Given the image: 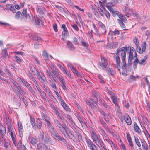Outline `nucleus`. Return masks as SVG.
Instances as JSON below:
<instances>
[{
	"label": "nucleus",
	"instance_id": "nucleus-3",
	"mask_svg": "<svg viewBox=\"0 0 150 150\" xmlns=\"http://www.w3.org/2000/svg\"><path fill=\"white\" fill-rule=\"evenodd\" d=\"M90 133L91 137L93 141L99 148H102L103 142L100 136L97 135L95 132L93 130H92Z\"/></svg>",
	"mask_w": 150,
	"mask_h": 150
},
{
	"label": "nucleus",
	"instance_id": "nucleus-28",
	"mask_svg": "<svg viewBox=\"0 0 150 150\" xmlns=\"http://www.w3.org/2000/svg\"><path fill=\"white\" fill-rule=\"evenodd\" d=\"M61 104L63 108L66 111H68L69 110V108L67 105L63 100L60 101Z\"/></svg>",
	"mask_w": 150,
	"mask_h": 150
},
{
	"label": "nucleus",
	"instance_id": "nucleus-64",
	"mask_svg": "<svg viewBox=\"0 0 150 150\" xmlns=\"http://www.w3.org/2000/svg\"><path fill=\"white\" fill-rule=\"evenodd\" d=\"M130 10L129 8L127 6H126L124 8L123 11L125 13H128Z\"/></svg>",
	"mask_w": 150,
	"mask_h": 150
},
{
	"label": "nucleus",
	"instance_id": "nucleus-49",
	"mask_svg": "<svg viewBox=\"0 0 150 150\" xmlns=\"http://www.w3.org/2000/svg\"><path fill=\"white\" fill-rule=\"evenodd\" d=\"M36 23L38 25H41L42 24V21L40 18H38L35 20Z\"/></svg>",
	"mask_w": 150,
	"mask_h": 150
},
{
	"label": "nucleus",
	"instance_id": "nucleus-62",
	"mask_svg": "<svg viewBox=\"0 0 150 150\" xmlns=\"http://www.w3.org/2000/svg\"><path fill=\"white\" fill-rule=\"evenodd\" d=\"M15 53L17 54H20L22 56L25 55V54L24 52H23L16 51L15 52Z\"/></svg>",
	"mask_w": 150,
	"mask_h": 150
},
{
	"label": "nucleus",
	"instance_id": "nucleus-55",
	"mask_svg": "<svg viewBox=\"0 0 150 150\" xmlns=\"http://www.w3.org/2000/svg\"><path fill=\"white\" fill-rule=\"evenodd\" d=\"M21 14V12L20 11H18L15 14V18L17 19H19L20 16Z\"/></svg>",
	"mask_w": 150,
	"mask_h": 150
},
{
	"label": "nucleus",
	"instance_id": "nucleus-16",
	"mask_svg": "<svg viewBox=\"0 0 150 150\" xmlns=\"http://www.w3.org/2000/svg\"><path fill=\"white\" fill-rule=\"evenodd\" d=\"M37 149L38 150H51L48 148L47 146L42 143L38 144Z\"/></svg>",
	"mask_w": 150,
	"mask_h": 150
},
{
	"label": "nucleus",
	"instance_id": "nucleus-39",
	"mask_svg": "<svg viewBox=\"0 0 150 150\" xmlns=\"http://www.w3.org/2000/svg\"><path fill=\"white\" fill-rule=\"evenodd\" d=\"M7 130L8 133L16 131V130L15 127L12 125L10 126H8Z\"/></svg>",
	"mask_w": 150,
	"mask_h": 150
},
{
	"label": "nucleus",
	"instance_id": "nucleus-40",
	"mask_svg": "<svg viewBox=\"0 0 150 150\" xmlns=\"http://www.w3.org/2000/svg\"><path fill=\"white\" fill-rule=\"evenodd\" d=\"M138 77V76H134L133 75H130L129 80L130 81H135Z\"/></svg>",
	"mask_w": 150,
	"mask_h": 150
},
{
	"label": "nucleus",
	"instance_id": "nucleus-63",
	"mask_svg": "<svg viewBox=\"0 0 150 150\" xmlns=\"http://www.w3.org/2000/svg\"><path fill=\"white\" fill-rule=\"evenodd\" d=\"M134 43L135 44L136 46L138 45H139V42L137 38L136 37H134Z\"/></svg>",
	"mask_w": 150,
	"mask_h": 150
},
{
	"label": "nucleus",
	"instance_id": "nucleus-23",
	"mask_svg": "<svg viewBox=\"0 0 150 150\" xmlns=\"http://www.w3.org/2000/svg\"><path fill=\"white\" fill-rule=\"evenodd\" d=\"M30 121L32 125V128L34 130H36V128L35 119L33 117H32L31 116H30Z\"/></svg>",
	"mask_w": 150,
	"mask_h": 150
},
{
	"label": "nucleus",
	"instance_id": "nucleus-14",
	"mask_svg": "<svg viewBox=\"0 0 150 150\" xmlns=\"http://www.w3.org/2000/svg\"><path fill=\"white\" fill-rule=\"evenodd\" d=\"M21 84L22 85H25L29 91H30L32 94H33L34 93V91L32 89L30 85L26 81L23 79V81H22Z\"/></svg>",
	"mask_w": 150,
	"mask_h": 150
},
{
	"label": "nucleus",
	"instance_id": "nucleus-38",
	"mask_svg": "<svg viewBox=\"0 0 150 150\" xmlns=\"http://www.w3.org/2000/svg\"><path fill=\"white\" fill-rule=\"evenodd\" d=\"M105 9H103L100 7H98L97 8L98 11L100 15L103 16H104V12L103 11V10H104Z\"/></svg>",
	"mask_w": 150,
	"mask_h": 150
},
{
	"label": "nucleus",
	"instance_id": "nucleus-1",
	"mask_svg": "<svg viewBox=\"0 0 150 150\" xmlns=\"http://www.w3.org/2000/svg\"><path fill=\"white\" fill-rule=\"evenodd\" d=\"M120 51L121 52V57L122 59V62L123 64V65L122 66V68L125 69H127V67L125 60V59L126 57V52H127V50H120L118 49L117 50V52L116 53V55L114 56V58L115 59V60L116 61L117 66L116 68L118 70H120V60L119 57L118 56L119 52Z\"/></svg>",
	"mask_w": 150,
	"mask_h": 150
},
{
	"label": "nucleus",
	"instance_id": "nucleus-57",
	"mask_svg": "<svg viewBox=\"0 0 150 150\" xmlns=\"http://www.w3.org/2000/svg\"><path fill=\"white\" fill-rule=\"evenodd\" d=\"M137 46V52L140 54H142L143 52H142V50H141V48L139 45L136 46Z\"/></svg>",
	"mask_w": 150,
	"mask_h": 150
},
{
	"label": "nucleus",
	"instance_id": "nucleus-17",
	"mask_svg": "<svg viewBox=\"0 0 150 150\" xmlns=\"http://www.w3.org/2000/svg\"><path fill=\"white\" fill-rule=\"evenodd\" d=\"M47 129L53 135L54 133L56 132L57 130L53 127L50 122L47 123Z\"/></svg>",
	"mask_w": 150,
	"mask_h": 150
},
{
	"label": "nucleus",
	"instance_id": "nucleus-19",
	"mask_svg": "<svg viewBox=\"0 0 150 150\" xmlns=\"http://www.w3.org/2000/svg\"><path fill=\"white\" fill-rule=\"evenodd\" d=\"M36 10L37 12L40 14L42 15H43L45 12V9L44 8H42L40 6H37L36 7Z\"/></svg>",
	"mask_w": 150,
	"mask_h": 150
},
{
	"label": "nucleus",
	"instance_id": "nucleus-18",
	"mask_svg": "<svg viewBox=\"0 0 150 150\" xmlns=\"http://www.w3.org/2000/svg\"><path fill=\"white\" fill-rule=\"evenodd\" d=\"M28 140L29 142L33 145L35 144L38 142V140L36 136H33L31 138L30 135L28 137Z\"/></svg>",
	"mask_w": 150,
	"mask_h": 150
},
{
	"label": "nucleus",
	"instance_id": "nucleus-50",
	"mask_svg": "<svg viewBox=\"0 0 150 150\" xmlns=\"http://www.w3.org/2000/svg\"><path fill=\"white\" fill-rule=\"evenodd\" d=\"M51 80H52L51 79L49 80V81L50 83V85L54 89H57V88L56 87V85L55 84V83L52 82H51Z\"/></svg>",
	"mask_w": 150,
	"mask_h": 150
},
{
	"label": "nucleus",
	"instance_id": "nucleus-4",
	"mask_svg": "<svg viewBox=\"0 0 150 150\" xmlns=\"http://www.w3.org/2000/svg\"><path fill=\"white\" fill-rule=\"evenodd\" d=\"M54 121L55 125L58 127L59 130L64 135L65 133H67L66 130V129L67 128L66 124L63 123L62 125L59 121L57 119H54Z\"/></svg>",
	"mask_w": 150,
	"mask_h": 150
},
{
	"label": "nucleus",
	"instance_id": "nucleus-58",
	"mask_svg": "<svg viewBox=\"0 0 150 150\" xmlns=\"http://www.w3.org/2000/svg\"><path fill=\"white\" fill-rule=\"evenodd\" d=\"M98 78L100 83H105V81L103 79V78L101 75H98Z\"/></svg>",
	"mask_w": 150,
	"mask_h": 150
},
{
	"label": "nucleus",
	"instance_id": "nucleus-45",
	"mask_svg": "<svg viewBox=\"0 0 150 150\" xmlns=\"http://www.w3.org/2000/svg\"><path fill=\"white\" fill-rule=\"evenodd\" d=\"M117 21L120 25L122 28H125V24L123 22V21H122L120 19H118Z\"/></svg>",
	"mask_w": 150,
	"mask_h": 150
},
{
	"label": "nucleus",
	"instance_id": "nucleus-59",
	"mask_svg": "<svg viewBox=\"0 0 150 150\" xmlns=\"http://www.w3.org/2000/svg\"><path fill=\"white\" fill-rule=\"evenodd\" d=\"M4 71L6 72L7 73L8 75L9 76H10L11 77L13 76V75L10 72L8 69L6 67L5 68Z\"/></svg>",
	"mask_w": 150,
	"mask_h": 150
},
{
	"label": "nucleus",
	"instance_id": "nucleus-54",
	"mask_svg": "<svg viewBox=\"0 0 150 150\" xmlns=\"http://www.w3.org/2000/svg\"><path fill=\"white\" fill-rule=\"evenodd\" d=\"M138 63V59L136 57V59L133 62V67L134 68H135L137 67V65Z\"/></svg>",
	"mask_w": 150,
	"mask_h": 150
},
{
	"label": "nucleus",
	"instance_id": "nucleus-22",
	"mask_svg": "<svg viewBox=\"0 0 150 150\" xmlns=\"http://www.w3.org/2000/svg\"><path fill=\"white\" fill-rule=\"evenodd\" d=\"M53 135L56 137L57 139L60 141H62L64 142L66 141V140L64 138L59 135L57 131L54 133Z\"/></svg>",
	"mask_w": 150,
	"mask_h": 150
},
{
	"label": "nucleus",
	"instance_id": "nucleus-12",
	"mask_svg": "<svg viewBox=\"0 0 150 150\" xmlns=\"http://www.w3.org/2000/svg\"><path fill=\"white\" fill-rule=\"evenodd\" d=\"M12 88L18 96H20L21 95V93L23 92V90L20 86L15 87L13 86Z\"/></svg>",
	"mask_w": 150,
	"mask_h": 150
},
{
	"label": "nucleus",
	"instance_id": "nucleus-2",
	"mask_svg": "<svg viewBox=\"0 0 150 150\" xmlns=\"http://www.w3.org/2000/svg\"><path fill=\"white\" fill-rule=\"evenodd\" d=\"M47 69H46V74L47 76L52 80L55 81V77L53 74L58 69L52 63L47 65Z\"/></svg>",
	"mask_w": 150,
	"mask_h": 150
},
{
	"label": "nucleus",
	"instance_id": "nucleus-51",
	"mask_svg": "<svg viewBox=\"0 0 150 150\" xmlns=\"http://www.w3.org/2000/svg\"><path fill=\"white\" fill-rule=\"evenodd\" d=\"M93 26L95 30L94 33L96 35H97L98 36H100V34L98 32V29L97 27H96L94 23L93 24Z\"/></svg>",
	"mask_w": 150,
	"mask_h": 150
},
{
	"label": "nucleus",
	"instance_id": "nucleus-20",
	"mask_svg": "<svg viewBox=\"0 0 150 150\" xmlns=\"http://www.w3.org/2000/svg\"><path fill=\"white\" fill-rule=\"evenodd\" d=\"M42 56L45 61L48 60L49 57L51 58V59H52L53 58V57L51 55H50L49 56L47 52L45 51H44L43 52Z\"/></svg>",
	"mask_w": 150,
	"mask_h": 150
},
{
	"label": "nucleus",
	"instance_id": "nucleus-10",
	"mask_svg": "<svg viewBox=\"0 0 150 150\" xmlns=\"http://www.w3.org/2000/svg\"><path fill=\"white\" fill-rule=\"evenodd\" d=\"M109 94L113 103L116 106H118L117 99L116 95L112 91H110Z\"/></svg>",
	"mask_w": 150,
	"mask_h": 150
},
{
	"label": "nucleus",
	"instance_id": "nucleus-9",
	"mask_svg": "<svg viewBox=\"0 0 150 150\" xmlns=\"http://www.w3.org/2000/svg\"><path fill=\"white\" fill-rule=\"evenodd\" d=\"M101 62L98 63V65L102 68H103L104 69L105 68H106L108 64V62L107 59L104 57L102 55L101 56Z\"/></svg>",
	"mask_w": 150,
	"mask_h": 150
},
{
	"label": "nucleus",
	"instance_id": "nucleus-33",
	"mask_svg": "<svg viewBox=\"0 0 150 150\" xmlns=\"http://www.w3.org/2000/svg\"><path fill=\"white\" fill-rule=\"evenodd\" d=\"M38 92L43 99L44 100L46 101L47 99L46 98V95L45 92L43 91H42L41 90L40 91H39Z\"/></svg>",
	"mask_w": 150,
	"mask_h": 150
},
{
	"label": "nucleus",
	"instance_id": "nucleus-26",
	"mask_svg": "<svg viewBox=\"0 0 150 150\" xmlns=\"http://www.w3.org/2000/svg\"><path fill=\"white\" fill-rule=\"evenodd\" d=\"M141 143L143 149L144 150H148V144L145 140L144 139L141 140Z\"/></svg>",
	"mask_w": 150,
	"mask_h": 150
},
{
	"label": "nucleus",
	"instance_id": "nucleus-60",
	"mask_svg": "<svg viewBox=\"0 0 150 150\" xmlns=\"http://www.w3.org/2000/svg\"><path fill=\"white\" fill-rule=\"evenodd\" d=\"M99 5H98V7H100L101 8H102L103 9H105L103 2L100 1H99Z\"/></svg>",
	"mask_w": 150,
	"mask_h": 150
},
{
	"label": "nucleus",
	"instance_id": "nucleus-24",
	"mask_svg": "<svg viewBox=\"0 0 150 150\" xmlns=\"http://www.w3.org/2000/svg\"><path fill=\"white\" fill-rule=\"evenodd\" d=\"M124 118L125 121L128 125H129L131 124V120L129 115H125Z\"/></svg>",
	"mask_w": 150,
	"mask_h": 150
},
{
	"label": "nucleus",
	"instance_id": "nucleus-7",
	"mask_svg": "<svg viewBox=\"0 0 150 150\" xmlns=\"http://www.w3.org/2000/svg\"><path fill=\"white\" fill-rule=\"evenodd\" d=\"M84 138L87 143L88 146L89 147L91 150H96L97 149V146L88 137L85 136Z\"/></svg>",
	"mask_w": 150,
	"mask_h": 150
},
{
	"label": "nucleus",
	"instance_id": "nucleus-42",
	"mask_svg": "<svg viewBox=\"0 0 150 150\" xmlns=\"http://www.w3.org/2000/svg\"><path fill=\"white\" fill-rule=\"evenodd\" d=\"M1 55L2 57L4 58L8 55L6 49H4L2 50Z\"/></svg>",
	"mask_w": 150,
	"mask_h": 150
},
{
	"label": "nucleus",
	"instance_id": "nucleus-31",
	"mask_svg": "<svg viewBox=\"0 0 150 150\" xmlns=\"http://www.w3.org/2000/svg\"><path fill=\"white\" fill-rule=\"evenodd\" d=\"M134 140H135V143H136V144H137V145L138 146V147L140 149H139L140 150H142V149H140V148L141 147V143L139 142V139H138V138L136 136H134Z\"/></svg>",
	"mask_w": 150,
	"mask_h": 150
},
{
	"label": "nucleus",
	"instance_id": "nucleus-27",
	"mask_svg": "<svg viewBox=\"0 0 150 150\" xmlns=\"http://www.w3.org/2000/svg\"><path fill=\"white\" fill-rule=\"evenodd\" d=\"M27 10L24 9L21 14V18L22 19H25L27 18Z\"/></svg>",
	"mask_w": 150,
	"mask_h": 150
},
{
	"label": "nucleus",
	"instance_id": "nucleus-43",
	"mask_svg": "<svg viewBox=\"0 0 150 150\" xmlns=\"http://www.w3.org/2000/svg\"><path fill=\"white\" fill-rule=\"evenodd\" d=\"M99 101L101 103L102 106L106 108H108V106L107 105L105 102L103 100H101L100 98Z\"/></svg>",
	"mask_w": 150,
	"mask_h": 150
},
{
	"label": "nucleus",
	"instance_id": "nucleus-15",
	"mask_svg": "<svg viewBox=\"0 0 150 150\" xmlns=\"http://www.w3.org/2000/svg\"><path fill=\"white\" fill-rule=\"evenodd\" d=\"M62 28L63 30V32L62 33V39L64 40L65 37L68 35L69 33L65 25L62 24Z\"/></svg>",
	"mask_w": 150,
	"mask_h": 150
},
{
	"label": "nucleus",
	"instance_id": "nucleus-61",
	"mask_svg": "<svg viewBox=\"0 0 150 150\" xmlns=\"http://www.w3.org/2000/svg\"><path fill=\"white\" fill-rule=\"evenodd\" d=\"M42 122L40 121L38 122L37 125V128L39 129H40L42 126Z\"/></svg>",
	"mask_w": 150,
	"mask_h": 150
},
{
	"label": "nucleus",
	"instance_id": "nucleus-25",
	"mask_svg": "<svg viewBox=\"0 0 150 150\" xmlns=\"http://www.w3.org/2000/svg\"><path fill=\"white\" fill-rule=\"evenodd\" d=\"M18 127L20 136L21 137H22L23 136V129L22 123H19Z\"/></svg>",
	"mask_w": 150,
	"mask_h": 150
},
{
	"label": "nucleus",
	"instance_id": "nucleus-48",
	"mask_svg": "<svg viewBox=\"0 0 150 150\" xmlns=\"http://www.w3.org/2000/svg\"><path fill=\"white\" fill-rule=\"evenodd\" d=\"M4 144V146L6 149V150H10L9 147V145L10 144L8 142H7L6 141Z\"/></svg>",
	"mask_w": 150,
	"mask_h": 150
},
{
	"label": "nucleus",
	"instance_id": "nucleus-13",
	"mask_svg": "<svg viewBox=\"0 0 150 150\" xmlns=\"http://www.w3.org/2000/svg\"><path fill=\"white\" fill-rule=\"evenodd\" d=\"M16 131L8 133L11 138L12 142L15 146H18V143L16 141V137L15 135Z\"/></svg>",
	"mask_w": 150,
	"mask_h": 150
},
{
	"label": "nucleus",
	"instance_id": "nucleus-56",
	"mask_svg": "<svg viewBox=\"0 0 150 150\" xmlns=\"http://www.w3.org/2000/svg\"><path fill=\"white\" fill-rule=\"evenodd\" d=\"M54 75H55L57 77L58 79L59 80L60 79H61L62 77L58 73V70L56 71V72H55L54 74Z\"/></svg>",
	"mask_w": 150,
	"mask_h": 150
},
{
	"label": "nucleus",
	"instance_id": "nucleus-35",
	"mask_svg": "<svg viewBox=\"0 0 150 150\" xmlns=\"http://www.w3.org/2000/svg\"><path fill=\"white\" fill-rule=\"evenodd\" d=\"M5 119L6 120L5 121L6 124L7 125V127L12 126L11 124V120L8 117H6V118H5Z\"/></svg>",
	"mask_w": 150,
	"mask_h": 150
},
{
	"label": "nucleus",
	"instance_id": "nucleus-44",
	"mask_svg": "<svg viewBox=\"0 0 150 150\" xmlns=\"http://www.w3.org/2000/svg\"><path fill=\"white\" fill-rule=\"evenodd\" d=\"M77 118L79 122L82 125L83 124L85 125H86L85 123L84 120L83 119H82L79 115H78L77 116Z\"/></svg>",
	"mask_w": 150,
	"mask_h": 150
},
{
	"label": "nucleus",
	"instance_id": "nucleus-52",
	"mask_svg": "<svg viewBox=\"0 0 150 150\" xmlns=\"http://www.w3.org/2000/svg\"><path fill=\"white\" fill-rule=\"evenodd\" d=\"M61 69L62 70V71L64 74H66L67 75L69 76L71 75V74L69 72H67L64 67H61Z\"/></svg>",
	"mask_w": 150,
	"mask_h": 150
},
{
	"label": "nucleus",
	"instance_id": "nucleus-53",
	"mask_svg": "<svg viewBox=\"0 0 150 150\" xmlns=\"http://www.w3.org/2000/svg\"><path fill=\"white\" fill-rule=\"evenodd\" d=\"M146 43L145 42L143 43L142 45V52H144L146 49Z\"/></svg>",
	"mask_w": 150,
	"mask_h": 150
},
{
	"label": "nucleus",
	"instance_id": "nucleus-32",
	"mask_svg": "<svg viewBox=\"0 0 150 150\" xmlns=\"http://www.w3.org/2000/svg\"><path fill=\"white\" fill-rule=\"evenodd\" d=\"M147 58V56H145L144 57L143 59L141 60L140 61H138V63L140 65H145L146 64V60Z\"/></svg>",
	"mask_w": 150,
	"mask_h": 150
},
{
	"label": "nucleus",
	"instance_id": "nucleus-8",
	"mask_svg": "<svg viewBox=\"0 0 150 150\" xmlns=\"http://www.w3.org/2000/svg\"><path fill=\"white\" fill-rule=\"evenodd\" d=\"M128 54H129V57L130 62L134 58L136 57L137 56V54L135 51V49L132 47L130 48V50H129Z\"/></svg>",
	"mask_w": 150,
	"mask_h": 150
},
{
	"label": "nucleus",
	"instance_id": "nucleus-47",
	"mask_svg": "<svg viewBox=\"0 0 150 150\" xmlns=\"http://www.w3.org/2000/svg\"><path fill=\"white\" fill-rule=\"evenodd\" d=\"M55 93L57 96V98L60 101L62 100L63 99H62L61 96L59 95V93L57 91H55Z\"/></svg>",
	"mask_w": 150,
	"mask_h": 150
},
{
	"label": "nucleus",
	"instance_id": "nucleus-21",
	"mask_svg": "<svg viewBox=\"0 0 150 150\" xmlns=\"http://www.w3.org/2000/svg\"><path fill=\"white\" fill-rule=\"evenodd\" d=\"M67 46L68 49L70 50L74 51L75 50V47L70 41L67 42Z\"/></svg>",
	"mask_w": 150,
	"mask_h": 150
},
{
	"label": "nucleus",
	"instance_id": "nucleus-29",
	"mask_svg": "<svg viewBox=\"0 0 150 150\" xmlns=\"http://www.w3.org/2000/svg\"><path fill=\"white\" fill-rule=\"evenodd\" d=\"M98 25L101 27L102 29L103 30L102 33H106V30L104 25L100 21H98Z\"/></svg>",
	"mask_w": 150,
	"mask_h": 150
},
{
	"label": "nucleus",
	"instance_id": "nucleus-46",
	"mask_svg": "<svg viewBox=\"0 0 150 150\" xmlns=\"http://www.w3.org/2000/svg\"><path fill=\"white\" fill-rule=\"evenodd\" d=\"M48 96L51 101H53L54 102H57V100L56 98L52 95L51 93V94H49Z\"/></svg>",
	"mask_w": 150,
	"mask_h": 150
},
{
	"label": "nucleus",
	"instance_id": "nucleus-36",
	"mask_svg": "<svg viewBox=\"0 0 150 150\" xmlns=\"http://www.w3.org/2000/svg\"><path fill=\"white\" fill-rule=\"evenodd\" d=\"M42 119L45 121L46 123L50 122L49 121V118L48 117L47 115L44 113H42Z\"/></svg>",
	"mask_w": 150,
	"mask_h": 150
},
{
	"label": "nucleus",
	"instance_id": "nucleus-6",
	"mask_svg": "<svg viewBox=\"0 0 150 150\" xmlns=\"http://www.w3.org/2000/svg\"><path fill=\"white\" fill-rule=\"evenodd\" d=\"M0 133L1 135L0 134V144H2L3 141H5L6 138L4 137V135L6 133V130L5 127L3 126L0 122Z\"/></svg>",
	"mask_w": 150,
	"mask_h": 150
},
{
	"label": "nucleus",
	"instance_id": "nucleus-11",
	"mask_svg": "<svg viewBox=\"0 0 150 150\" xmlns=\"http://www.w3.org/2000/svg\"><path fill=\"white\" fill-rule=\"evenodd\" d=\"M90 102H87L88 105L92 106L93 103H96L98 101L97 97L96 96H92L90 98Z\"/></svg>",
	"mask_w": 150,
	"mask_h": 150
},
{
	"label": "nucleus",
	"instance_id": "nucleus-41",
	"mask_svg": "<svg viewBox=\"0 0 150 150\" xmlns=\"http://www.w3.org/2000/svg\"><path fill=\"white\" fill-rule=\"evenodd\" d=\"M73 129L76 133V135L78 137V139H79L80 138H81V137L78 132V129L75 127Z\"/></svg>",
	"mask_w": 150,
	"mask_h": 150
},
{
	"label": "nucleus",
	"instance_id": "nucleus-37",
	"mask_svg": "<svg viewBox=\"0 0 150 150\" xmlns=\"http://www.w3.org/2000/svg\"><path fill=\"white\" fill-rule=\"evenodd\" d=\"M16 62L19 64H21L22 63L23 60L21 59L19 57L17 56H15L14 57Z\"/></svg>",
	"mask_w": 150,
	"mask_h": 150
},
{
	"label": "nucleus",
	"instance_id": "nucleus-34",
	"mask_svg": "<svg viewBox=\"0 0 150 150\" xmlns=\"http://www.w3.org/2000/svg\"><path fill=\"white\" fill-rule=\"evenodd\" d=\"M134 128L135 131L138 133L141 132L140 128L136 122L134 123Z\"/></svg>",
	"mask_w": 150,
	"mask_h": 150
},
{
	"label": "nucleus",
	"instance_id": "nucleus-5",
	"mask_svg": "<svg viewBox=\"0 0 150 150\" xmlns=\"http://www.w3.org/2000/svg\"><path fill=\"white\" fill-rule=\"evenodd\" d=\"M111 6L110 5L109 6L108 4H107L106 5V7L111 13H112L113 14L116 13L118 16L120 20L125 22V21H126V18L122 15L119 12L117 11L115 12L114 10L112 8L111 6Z\"/></svg>",
	"mask_w": 150,
	"mask_h": 150
},
{
	"label": "nucleus",
	"instance_id": "nucleus-30",
	"mask_svg": "<svg viewBox=\"0 0 150 150\" xmlns=\"http://www.w3.org/2000/svg\"><path fill=\"white\" fill-rule=\"evenodd\" d=\"M104 70L107 72L109 75H112L115 73L114 71L112 68L107 67L106 68L104 69Z\"/></svg>",
	"mask_w": 150,
	"mask_h": 150
}]
</instances>
